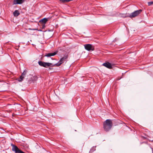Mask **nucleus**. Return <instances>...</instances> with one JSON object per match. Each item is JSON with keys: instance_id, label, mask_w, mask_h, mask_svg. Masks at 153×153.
Segmentation results:
<instances>
[{"instance_id": "obj_1", "label": "nucleus", "mask_w": 153, "mask_h": 153, "mask_svg": "<svg viewBox=\"0 0 153 153\" xmlns=\"http://www.w3.org/2000/svg\"><path fill=\"white\" fill-rule=\"evenodd\" d=\"M103 128L105 131H108L111 128L112 126V123L111 120L108 119L105 121L103 124Z\"/></svg>"}, {"instance_id": "obj_2", "label": "nucleus", "mask_w": 153, "mask_h": 153, "mask_svg": "<svg viewBox=\"0 0 153 153\" xmlns=\"http://www.w3.org/2000/svg\"><path fill=\"white\" fill-rule=\"evenodd\" d=\"M85 49L89 51H93L94 50V46L90 44H87L84 45Z\"/></svg>"}, {"instance_id": "obj_3", "label": "nucleus", "mask_w": 153, "mask_h": 153, "mask_svg": "<svg viewBox=\"0 0 153 153\" xmlns=\"http://www.w3.org/2000/svg\"><path fill=\"white\" fill-rule=\"evenodd\" d=\"M142 11L141 10H139L134 11L131 13L129 16V17L132 18L134 17L139 15Z\"/></svg>"}, {"instance_id": "obj_4", "label": "nucleus", "mask_w": 153, "mask_h": 153, "mask_svg": "<svg viewBox=\"0 0 153 153\" xmlns=\"http://www.w3.org/2000/svg\"><path fill=\"white\" fill-rule=\"evenodd\" d=\"M12 150L15 152V153H22L23 151L20 150L16 146L13 144H12Z\"/></svg>"}, {"instance_id": "obj_5", "label": "nucleus", "mask_w": 153, "mask_h": 153, "mask_svg": "<svg viewBox=\"0 0 153 153\" xmlns=\"http://www.w3.org/2000/svg\"><path fill=\"white\" fill-rule=\"evenodd\" d=\"M68 58V56L65 55L62 57L59 60V63L57 64H55L56 66H58L61 65Z\"/></svg>"}, {"instance_id": "obj_6", "label": "nucleus", "mask_w": 153, "mask_h": 153, "mask_svg": "<svg viewBox=\"0 0 153 153\" xmlns=\"http://www.w3.org/2000/svg\"><path fill=\"white\" fill-rule=\"evenodd\" d=\"M25 0H14L13 4H21L24 2Z\"/></svg>"}, {"instance_id": "obj_7", "label": "nucleus", "mask_w": 153, "mask_h": 153, "mask_svg": "<svg viewBox=\"0 0 153 153\" xmlns=\"http://www.w3.org/2000/svg\"><path fill=\"white\" fill-rule=\"evenodd\" d=\"M102 65L108 68L111 69L112 68L111 64L108 62L104 63L102 64Z\"/></svg>"}, {"instance_id": "obj_8", "label": "nucleus", "mask_w": 153, "mask_h": 153, "mask_svg": "<svg viewBox=\"0 0 153 153\" xmlns=\"http://www.w3.org/2000/svg\"><path fill=\"white\" fill-rule=\"evenodd\" d=\"M58 52V51H56L53 53H49L46 54L45 55V56L47 57H50L52 56H54L56 55Z\"/></svg>"}, {"instance_id": "obj_9", "label": "nucleus", "mask_w": 153, "mask_h": 153, "mask_svg": "<svg viewBox=\"0 0 153 153\" xmlns=\"http://www.w3.org/2000/svg\"><path fill=\"white\" fill-rule=\"evenodd\" d=\"M44 65L45 66H44V67L47 68L48 67H49L50 66H53L56 65L55 64L53 65V64L52 63H49V62H45L44 63Z\"/></svg>"}, {"instance_id": "obj_10", "label": "nucleus", "mask_w": 153, "mask_h": 153, "mask_svg": "<svg viewBox=\"0 0 153 153\" xmlns=\"http://www.w3.org/2000/svg\"><path fill=\"white\" fill-rule=\"evenodd\" d=\"M48 21L47 19L45 18L40 21V22H41L42 24H45Z\"/></svg>"}, {"instance_id": "obj_11", "label": "nucleus", "mask_w": 153, "mask_h": 153, "mask_svg": "<svg viewBox=\"0 0 153 153\" xmlns=\"http://www.w3.org/2000/svg\"><path fill=\"white\" fill-rule=\"evenodd\" d=\"M13 15L15 16H18L20 13L19 12V11L17 10H15L13 13Z\"/></svg>"}, {"instance_id": "obj_12", "label": "nucleus", "mask_w": 153, "mask_h": 153, "mask_svg": "<svg viewBox=\"0 0 153 153\" xmlns=\"http://www.w3.org/2000/svg\"><path fill=\"white\" fill-rule=\"evenodd\" d=\"M24 78V76L21 75L20 76V78L18 79V80L19 82H21Z\"/></svg>"}, {"instance_id": "obj_13", "label": "nucleus", "mask_w": 153, "mask_h": 153, "mask_svg": "<svg viewBox=\"0 0 153 153\" xmlns=\"http://www.w3.org/2000/svg\"><path fill=\"white\" fill-rule=\"evenodd\" d=\"M45 62H42V61H39L38 62L39 64L41 66L44 67V63Z\"/></svg>"}, {"instance_id": "obj_14", "label": "nucleus", "mask_w": 153, "mask_h": 153, "mask_svg": "<svg viewBox=\"0 0 153 153\" xmlns=\"http://www.w3.org/2000/svg\"><path fill=\"white\" fill-rule=\"evenodd\" d=\"M96 146L93 147L91 149L90 152H92L96 150Z\"/></svg>"}, {"instance_id": "obj_15", "label": "nucleus", "mask_w": 153, "mask_h": 153, "mask_svg": "<svg viewBox=\"0 0 153 153\" xmlns=\"http://www.w3.org/2000/svg\"><path fill=\"white\" fill-rule=\"evenodd\" d=\"M31 78L33 80L35 81L37 79V77L36 76H33Z\"/></svg>"}, {"instance_id": "obj_16", "label": "nucleus", "mask_w": 153, "mask_h": 153, "mask_svg": "<svg viewBox=\"0 0 153 153\" xmlns=\"http://www.w3.org/2000/svg\"><path fill=\"white\" fill-rule=\"evenodd\" d=\"M148 5L149 6H150L151 5L153 4V1L149 2L148 3Z\"/></svg>"}, {"instance_id": "obj_17", "label": "nucleus", "mask_w": 153, "mask_h": 153, "mask_svg": "<svg viewBox=\"0 0 153 153\" xmlns=\"http://www.w3.org/2000/svg\"><path fill=\"white\" fill-rule=\"evenodd\" d=\"M26 72H27L25 71L22 74V75L24 76L26 74Z\"/></svg>"}, {"instance_id": "obj_18", "label": "nucleus", "mask_w": 153, "mask_h": 153, "mask_svg": "<svg viewBox=\"0 0 153 153\" xmlns=\"http://www.w3.org/2000/svg\"><path fill=\"white\" fill-rule=\"evenodd\" d=\"M45 24H42V28H44L45 27Z\"/></svg>"}, {"instance_id": "obj_19", "label": "nucleus", "mask_w": 153, "mask_h": 153, "mask_svg": "<svg viewBox=\"0 0 153 153\" xmlns=\"http://www.w3.org/2000/svg\"><path fill=\"white\" fill-rule=\"evenodd\" d=\"M33 30H35V29H33Z\"/></svg>"}]
</instances>
